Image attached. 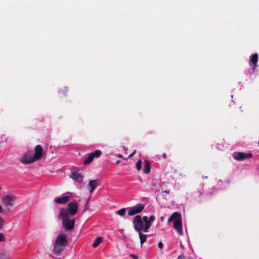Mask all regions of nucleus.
<instances>
[{
  "mask_svg": "<svg viewBox=\"0 0 259 259\" xmlns=\"http://www.w3.org/2000/svg\"><path fill=\"white\" fill-rule=\"evenodd\" d=\"M78 210V204L75 201H72L69 202L66 208H60L59 210L60 215H64L67 216L75 215Z\"/></svg>",
  "mask_w": 259,
  "mask_h": 259,
  "instance_id": "obj_1",
  "label": "nucleus"
},
{
  "mask_svg": "<svg viewBox=\"0 0 259 259\" xmlns=\"http://www.w3.org/2000/svg\"><path fill=\"white\" fill-rule=\"evenodd\" d=\"M174 220V229L177 230L178 233L180 235H183V230L182 228V219L181 214L178 212H174L168 220V222L170 223Z\"/></svg>",
  "mask_w": 259,
  "mask_h": 259,
  "instance_id": "obj_2",
  "label": "nucleus"
},
{
  "mask_svg": "<svg viewBox=\"0 0 259 259\" xmlns=\"http://www.w3.org/2000/svg\"><path fill=\"white\" fill-rule=\"evenodd\" d=\"M59 219L62 220V224L66 231H71L73 230L75 226V220L71 219L70 216L60 215L58 214Z\"/></svg>",
  "mask_w": 259,
  "mask_h": 259,
  "instance_id": "obj_3",
  "label": "nucleus"
},
{
  "mask_svg": "<svg viewBox=\"0 0 259 259\" xmlns=\"http://www.w3.org/2000/svg\"><path fill=\"white\" fill-rule=\"evenodd\" d=\"M135 230L139 232L144 231V222L139 215H136L133 221Z\"/></svg>",
  "mask_w": 259,
  "mask_h": 259,
  "instance_id": "obj_4",
  "label": "nucleus"
},
{
  "mask_svg": "<svg viewBox=\"0 0 259 259\" xmlns=\"http://www.w3.org/2000/svg\"><path fill=\"white\" fill-rule=\"evenodd\" d=\"M145 208V205L142 203H138L136 205L129 208L128 215L132 216L141 212Z\"/></svg>",
  "mask_w": 259,
  "mask_h": 259,
  "instance_id": "obj_5",
  "label": "nucleus"
},
{
  "mask_svg": "<svg viewBox=\"0 0 259 259\" xmlns=\"http://www.w3.org/2000/svg\"><path fill=\"white\" fill-rule=\"evenodd\" d=\"M102 154V151L99 150H96L95 152L89 153L88 156L83 161V164L87 165L91 163L96 157H99Z\"/></svg>",
  "mask_w": 259,
  "mask_h": 259,
  "instance_id": "obj_6",
  "label": "nucleus"
},
{
  "mask_svg": "<svg viewBox=\"0 0 259 259\" xmlns=\"http://www.w3.org/2000/svg\"><path fill=\"white\" fill-rule=\"evenodd\" d=\"M252 154L251 153H243L240 152H234L233 153V158L239 161L244 160L247 158L252 157Z\"/></svg>",
  "mask_w": 259,
  "mask_h": 259,
  "instance_id": "obj_7",
  "label": "nucleus"
},
{
  "mask_svg": "<svg viewBox=\"0 0 259 259\" xmlns=\"http://www.w3.org/2000/svg\"><path fill=\"white\" fill-rule=\"evenodd\" d=\"M55 243L66 247L67 245V240L66 235L65 234H59L57 236Z\"/></svg>",
  "mask_w": 259,
  "mask_h": 259,
  "instance_id": "obj_8",
  "label": "nucleus"
},
{
  "mask_svg": "<svg viewBox=\"0 0 259 259\" xmlns=\"http://www.w3.org/2000/svg\"><path fill=\"white\" fill-rule=\"evenodd\" d=\"M15 196L13 194H8L3 198V202L7 205L13 206L14 204Z\"/></svg>",
  "mask_w": 259,
  "mask_h": 259,
  "instance_id": "obj_9",
  "label": "nucleus"
},
{
  "mask_svg": "<svg viewBox=\"0 0 259 259\" xmlns=\"http://www.w3.org/2000/svg\"><path fill=\"white\" fill-rule=\"evenodd\" d=\"M21 161L24 164H28L36 161V160L34 159L33 155L26 154L21 158Z\"/></svg>",
  "mask_w": 259,
  "mask_h": 259,
  "instance_id": "obj_10",
  "label": "nucleus"
},
{
  "mask_svg": "<svg viewBox=\"0 0 259 259\" xmlns=\"http://www.w3.org/2000/svg\"><path fill=\"white\" fill-rule=\"evenodd\" d=\"M70 178L79 183H81L83 181L82 176L78 171H72L70 175Z\"/></svg>",
  "mask_w": 259,
  "mask_h": 259,
  "instance_id": "obj_11",
  "label": "nucleus"
},
{
  "mask_svg": "<svg viewBox=\"0 0 259 259\" xmlns=\"http://www.w3.org/2000/svg\"><path fill=\"white\" fill-rule=\"evenodd\" d=\"M99 184L98 179L90 180L88 184V188L90 193H93L97 186Z\"/></svg>",
  "mask_w": 259,
  "mask_h": 259,
  "instance_id": "obj_12",
  "label": "nucleus"
},
{
  "mask_svg": "<svg viewBox=\"0 0 259 259\" xmlns=\"http://www.w3.org/2000/svg\"><path fill=\"white\" fill-rule=\"evenodd\" d=\"M42 148L40 145H38L35 147L34 154L33 156L36 161L39 160L42 156Z\"/></svg>",
  "mask_w": 259,
  "mask_h": 259,
  "instance_id": "obj_13",
  "label": "nucleus"
},
{
  "mask_svg": "<svg viewBox=\"0 0 259 259\" xmlns=\"http://www.w3.org/2000/svg\"><path fill=\"white\" fill-rule=\"evenodd\" d=\"M69 201V197L67 196L58 197L54 199V202L57 204H64Z\"/></svg>",
  "mask_w": 259,
  "mask_h": 259,
  "instance_id": "obj_14",
  "label": "nucleus"
},
{
  "mask_svg": "<svg viewBox=\"0 0 259 259\" xmlns=\"http://www.w3.org/2000/svg\"><path fill=\"white\" fill-rule=\"evenodd\" d=\"M143 220L144 223V232H148L149 231V229L151 226V222L149 221L148 217L147 216H145L143 218Z\"/></svg>",
  "mask_w": 259,
  "mask_h": 259,
  "instance_id": "obj_15",
  "label": "nucleus"
},
{
  "mask_svg": "<svg viewBox=\"0 0 259 259\" xmlns=\"http://www.w3.org/2000/svg\"><path fill=\"white\" fill-rule=\"evenodd\" d=\"M258 54L257 53H254V54H253L250 58L249 65L250 66H251V63H252L253 64V69L254 70L255 69L256 67L257 66V63L258 61Z\"/></svg>",
  "mask_w": 259,
  "mask_h": 259,
  "instance_id": "obj_16",
  "label": "nucleus"
},
{
  "mask_svg": "<svg viewBox=\"0 0 259 259\" xmlns=\"http://www.w3.org/2000/svg\"><path fill=\"white\" fill-rule=\"evenodd\" d=\"M65 248V247L55 243L53 247V251L56 254H60L64 251Z\"/></svg>",
  "mask_w": 259,
  "mask_h": 259,
  "instance_id": "obj_17",
  "label": "nucleus"
},
{
  "mask_svg": "<svg viewBox=\"0 0 259 259\" xmlns=\"http://www.w3.org/2000/svg\"><path fill=\"white\" fill-rule=\"evenodd\" d=\"M151 169L150 162L148 160H145V166L144 167L143 171L145 174H148L150 172Z\"/></svg>",
  "mask_w": 259,
  "mask_h": 259,
  "instance_id": "obj_18",
  "label": "nucleus"
},
{
  "mask_svg": "<svg viewBox=\"0 0 259 259\" xmlns=\"http://www.w3.org/2000/svg\"><path fill=\"white\" fill-rule=\"evenodd\" d=\"M103 241V238L102 237H97L93 244V246L95 248L97 247Z\"/></svg>",
  "mask_w": 259,
  "mask_h": 259,
  "instance_id": "obj_19",
  "label": "nucleus"
},
{
  "mask_svg": "<svg viewBox=\"0 0 259 259\" xmlns=\"http://www.w3.org/2000/svg\"><path fill=\"white\" fill-rule=\"evenodd\" d=\"M138 233L140 239V243L141 244V246H142L143 244L146 241L147 235L142 234V231L139 232Z\"/></svg>",
  "mask_w": 259,
  "mask_h": 259,
  "instance_id": "obj_20",
  "label": "nucleus"
},
{
  "mask_svg": "<svg viewBox=\"0 0 259 259\" xmlns=\"http://www.w3.org/2000/svg\"><path fill=\"white\" fill-rule=\"evenodd\" d=\"M126 209L125 208H122L117 211H116V213L120 216H124L125 214Z\"/></svg>",
  "mask_w": 259,
  "mask_h": 259,
  "instance_id": "obj_21",
  "label": "nucleus"
},
{
  "mask_svg": "<svg viewBox=\"0 0 259 259\" xmlns=\"http://www.w3.org/2000/svg\"><path fill=\"white\" fill-rule=\"evenodd\" d=\"M9 255L7 253H3L0 254V259H9Z\"/></svg>",
  "mask_w": 259,
  "mask_h": 259,
  "instance_id": "obj_22",
  "label": "nucleus"
},
{
  "mask_svg": "<svg viewBox=\"0 0 259 259\" xmlns=\"http://www.w3.org/2000/svg\"><path fill=\"white\" fill-rule=\"evenodd\" d=\"M141 160H139L136 163V168L138 170H140L141 169Z\"/></svg>",
  "mask_w": 259,
  "mask_h": 259,
  "instance_id": "obj_23",
  "label": "nucleus"
},
{
  "mask_svg": "<svg viewBox=\"0 0 259 259\" xmlns=\"http://www.w3.org/2000/svg\"><path fill=\"white\" fill-rule=\"evenodd\" d=\"M4 224V221L2 217L0 215V229H1Z\"/></svg>",
  "mask_w": 259,
  "mask_h": 259,
  "instance_id": "obj_24",
  "label": "nucleus"
},
{
  "mask_svg": "<svg viewBox=\"0 0 259 259\" xmlns=\"http://www.w3.org/2000/svg\"><path fill=\"white\" fill-rule=\"evenodd\" d=\"M148 220L149 221H150L151 223L154 222L155 220V217L154 215H151L149 218Z\"/></svg>",
  "mask_w": 259,
  "mask_h": 259,
  "instance_id": "obj_25",
  "label": "nucleus"
},
{
  "mask_svg": "<svg viewBox=\"0 0 259 259\" xmlns=\"http://www.w3.org/2000/svg\"><path fill=\"white\" fill-rule=\"evenodd\" d=\"M5 239L4 235L2 233H0V242L4 241Z\"/></svg>",
  "mask_w": 259,
  "mask_h": 259,
  "instance_id": "obj_26",
  "label": "nucleus"
},
{
  "mask_svg": "<svg viewBox=\"0 0 259 259\" xmlns=\"http://www.w3.org/2000/svg\"><path fill=\"white\" fill-rule=\"evenodd\" d=\"M178 259H185V256L184 254H182L179 256Z\"/></svg>",
  "mask_w": 259,
  "mask_h": 259,
  "instance_id": "obj_27",
  "label": "nucleus"
},
{
  "mask_svg": "<svg viewBox=\"0 0 259 259\" xmlns=\"http://www.w3.org/2000/svg\"><path fill=\"white\" fill-rule=\"evenodd\" d=\"M158 246L159 248H162L163 247V243L161 242H159L158 244Z\"/></svg>",
  "mask_w": 259,
  "mask_h": 259,
  "instance_id": "obj_28",
  "label": "nucleus"
},
{
  "mask_svg": "<svg viewBox=\"0 0 259 259\" xmlns=\"http://www.w3.org/2000/svg\"><path fill=\"white\" fill-rule=\"evenodd\" d=\"M131 256H132L133 259H138V257L135 254H131Z\"/></svg>",
  "mask_w": 259,
  "mask_h": 259,
  "instance_id": "obj_29",
  "label": "nucleus"
},
{
  "mask_svg": "<svg viewBox=\"0 0 259 259\" xmlns=\"http://www.w3.org/2000/svg\"><path fill=\"white\" fill-rule=\"evenodd\" d=\"M136 151H135L133 153H132L131 155H130L128 157V158H131L134 156V155L135 154Z\"/></svg>",
  "mask_w": 259,
  "mask_h": 259,
  "instance_id": "obj_30",
  "label": "nucleus"
},
{
  "mask_svg": "<svg viewBox=\"0 0 259 259\" xmlns=\"http://www.w3.org/2000/svg\"><path fill=\"white\" fill-rule=\"evenodd\" d=\"M162 158H165L166 157V154H165V153H163V154H162Z\"/></svg>",
  "mask_w": 259,
  "mask_h": 259,
  "instance_id": "obj_31",
  "label": "nucleus"
},
{
  "mask_svg": "<svg viewBox=\"0 0 259 259\" xmlns=\"http://www.w3.org/2000/svg\"><path fill=\"white\" fill-rule=\"evenodd\" d=\"M163 192L165 193L168 194L169 193V190H164V191H163Z\"/></svg>",
  "mask_w": 259,
  "mask_h": 259,
  "instance_id": "obj_32",
  "label": "nucleus"
},
{
  "mask_svg": "<svg viewBox=\"0 0 259 259\" xmlns=\"http://www.w3.org/2000/svg\"><path fill=\"white\" fill-rule=\"evenodd\" d=\"M3 207L0 205V213L3 212Z\"/></svg>",
  "mask_w": 259,
  "mask_h": 259,
  "instance_id": "obj_33",
  "label": "nucleus"
},
{
  "mask_svg": "<svg viewBox=\"0 0 259 259\" xmlns=\"http://www.w3.org/2000/svg\"><path fill=\"white\" fill-rule=\"evenodd\" d=\"M212 195V194L211 193H210L209 194H207L206 195V197H208V196H211Z\"/></svg>",
  "mask_w": 259,
  "mask_h": 259,
  "instance_id": "obj_34",
  "label": "nucleus"
},
{
  "mask_svg": "<svg viewBox=\"0 0 259 259\" xmlns=\"http://www.w3.org/2000/svg\"><path fill=\"white\" fill-rule=\"evenodd\" d=\"M169 180H171V179H173V177L172 176H170L169 178H168Z\"/></svg>",
  "mask_w": 259,
  "mask_h": 259,
  "instance_id": "obj_35",
  "label": "nucleus"
},
{
  "mask_svg": "<svg viewBox=\"0 0 259 259\" xmlns=\"http://www.w3.org/2000/svg\"><path fill=\"white\" fill-rule=\"evenodd\" d=\"M118 156L119 157L122 158V156L121 155H120V154H119V155H118Z\"/></svg>",
  "mask_w": 259,
  "mask_h": 259,
  "instance_id": "obj_36",
  "label": "nucleus"
},
{
  "mask_svg": "<svg viewBox=\"0 0 259 259\" xmlns=\"http://www.w3.org/2000/svg\"><path fill=\"white\" fill-rule=\"evenodd\" d=\"M119 163V160H118V161H117L116 162V164H118Z\"/></svg>",
  "mask_w": 259,
  "mask_h": 259,
  "instance_id": "obj_37",
  "label": "nucleus"
},
{
  "mask_svg": "<svg viewBox=\"0 0 259 259\" xmlns=\"http://www.w3.org/2000/svg\"><path fill=\"white\" fill-rule=\"evenodd\" d=\"M163 219H164V218H163V217H161V221H163Z\"/></svg>",
  "mask_w": 259,
  "mask_h": 259,
  "instance_id": "obj_38",
  "label": "nucleus"
},
{
  "mask_svg": "<svg viewBox=\"0 0 259 259\" xmlns=\"http://www.w3.org/2000/svg\"><path fill=\"white\" fill-rule=\"evenodd\" d=\"M168 174H169V172H167L166 174H165V175Z\"/></svg>",
  "mask_w": 259,
  "mask_h": 259,
  "instance_id": "obj_39",
  "label": "nucleus"
},
{
  "mask_svg": "<svg viewBox=\"0 0 259 259\" xmlns=\"http://www.w3.org/2000/svg\"><path fill=\"white\" fill-rule=\"evenodd\" d=\"M1 189V187H0V189Z\"/></svg>",
  "mask_w": 259,
  "mask_h": 259,
  "instance_id": "obj_40",
  "label": "nucleus"
}]
</instances>
